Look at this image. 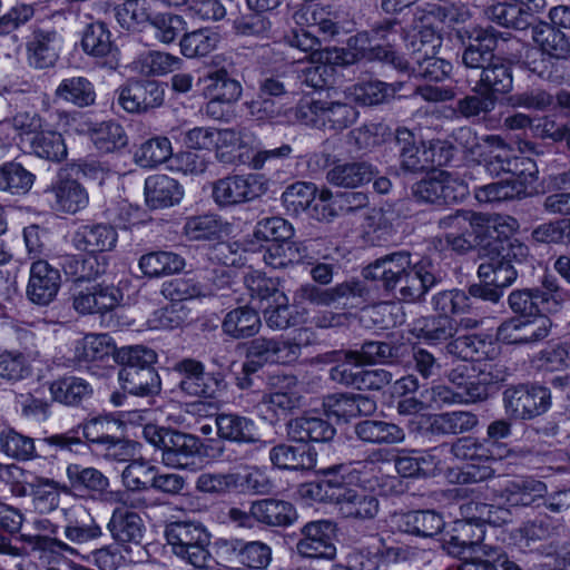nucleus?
Instances as JSON below:
<instances>
[{"instance_id":"8","label":"nucleus","mask_w":570,"mask_h":570,"mask_svg":"<svg viewBox=\"0 0 570 570\" xmlns=\"http://www.w3.org/2000/svg\"><path fill=\"white\" fill-rule=\"evenodd\" d=\"M174 371L180 376L179 390L189 396L214 399L226 389L222 373L205 372L204 364L194 358L176 363Z\"/></svg>"},{"instance_id":"36","label":"nucleus","mask_w":570,"mask_h":570,"mask_svg":"<svg viewBox=\"0 0 570 570\" xmlns=\"http://www.w3.org/2000/svg\"><path fill=\"white\" fill-rule=\"evenodd\" d=\"M263 258L266 265L275 269L287 268L299 263L312 264L307 244L291 242V239L269 245Z\"/></svg>"},{"instance_id":"44","label":"nucleus","mask_w":570,"mask_h":570,"mask_svg":"<svg viewBox=\"0 0 570 570\" xmlns=\"http://www.w3.org/2000/svg\"><path fill=\"white\" fill-rule=\"evenodd\" d=\"M55 97L78 107L95 102L96 92L91 81L82 76L65 78L55 90Z\"/></svg>"},{"instance_id":"62","label":"nucleus","mask_w":570,"mask_h":570,"mask_svg":"<svg viewBox=\"0 0 570 570\" xmlns=\"http://www.w3.org/2000/svg\"><path fill=\"white\" fill-rule=\"evenodd\" d=\"M207 80L209 81L207 90L220 101L234 104L242 96L243 89L239 81L232 78L225 68L209 72Z\"/></svg>"},{"instance_id":"15","label":"nucleus","mask_w":570,"mask_h":570,"mask_svg":"<svg viewBox=\"0 0 570 570\" xmlns=\"http://www.w3.org/2000/svg\"><path fill=\"white\" fill-rule=\"evenodd\" d=\"M62 39L59 32L49 26H36L27 42L29 65L36 69L53 67L59 58Z\"/></svg>"},{"instance_id":"59","label":"nucleus","mask_w":570,"mask_h":570,"mask_svg":"<svg viewBox=\"0 0 570 570\" xmlns=\"http://www.w3.org/2000/svg\"><path fill=\"white\" fill-rule=\"evenodd\" d=\"M30 494L37 508L41 511H51L59 504V492L69 493L67 484L48 478H36L33 482L29 483Z\"/></svg>"},{"instance_id":"20","label":"nucleus","mask_w":570,"mask_h":570,"mask_svg":"<svg viewBox=\"0 0 570 570\" xmlns=\"http://www.w3.org/2000/svg\"><path fill=\"white\" fill-rule=\"evenodd\" d=\"M406 346L404 344L367 341L361 345L357 351H347L344 353V360L355 365L365 364H396L405 355Z\"/></svg>"},{"instance_id":"54","label":"nucleus","mask_w":570,"mask_h":570,"mask_svg":"<svg viewBox=\"0 0 570 570\" xmlns=\"http://www.w3.org/2000/svg\"><path fill=\"white\" fill-rule=\"evenodd\" d=\"M173 156L170 140L167 137H154L144 141L135 151L134 159L141 168H154Z\"/></svg>"},{"instance_id":"29","label":"nucleus","mask_w":570,"mask_h":570,"mask_svg":"<svg viewBox=\"0 0 570 570\" xmlns=\"http://www.w3.org/2000/svg\"><path fill=\"white\" fill-rule=\"evenodd\" d=\"M374 175L373 166L366 161L343 163L337 160L326 173V179L337 187L357 188L370 183Z\"/></svg>"},{"instance_id":"10","label":"nucleus","mask_w":570,"mask_h":570,"mask_svg":"<svg viewBox=\"0 0 570 570\" xmlns=\"http://www.w3.org/2000/svg\"><path fill=\"white\" fill-rule=\"evenodd\" d=\"M451 453L460 461L471 462L470 466L458 475L459 482L479 483L493 476V469L481 465V463L493 459L487 441H480L472 436L460 438L452 443Z\"/></svg>"},{"instance_id":"49","label":"nucleus","mask_w":570,"mask_h":570,"mask_svg":"<svg viewBox=\"0 0 570 570\" xmlns=\"http://www.w3.org/2000/svg\"><path fill=\"white\" fill-rule=\"evenodd\" d=\"M219 40V35L208 28L186 32L179 41L180 52L189 59L203 58L217 48Z\"/></svg>"},{"instance_id":"1","label":"nucleus","mask_w":570,"mask_h":570,"mask_svg":"<svg viewBox=\"0 0 570 570\" xmlns=\"http://www.w3.org/2000/svg\"><path fill=\"white\" fill-rule=\"evenodd\" d=\"M502 33L495 28H474L461 52V65L466 77H478L471 94L455 102L453 111L462 118L475 119L491 114L500 96L513 89L511 63L497 56L495 50Z\"/></svg>"},{"instance_id":"3","label":"nucleus","mask_w":570,"mask_h":570,"mask_svg":"<svg viewBox=\"0 0 570 570\" xmlns=\"http://www.w3.org/2000/svg\"><path fill=\"white\" fill-rule=\"evenodd\" d=\"M173 553L198 570H207L213 557L208 550L210 535L199 521L178 520L165 528Z\"/></svg>"},{"instance_id":"50","label":"nucleus","mask_w":570,"mask_h":570,"mask_svg":"<svg viewBox=\"0 0 570 570\" xmlns=\"http://www.w3.org/2000/svg\"><path fill=\"white\" fill-rule=\"evenodd\" d=\"M36 175L20 163L8 161L0 166V190L10 195H26L32 187Z\"/></svg>"},{"instance_id":"46","label":"nucleus","mask_w":570,"mask_h":570,"mask_svg":"<svg viewBox=\"0 0 570 570\" xmlns=\"http://www.w3.org/2000/svg\"><path fill=\"white\" fill-rule=\"evenodd\" d=\"M441 33L431 24L422 26L417 31L409 36L406 39V51L409 60L413 62L431 55H438L442 46Z\"/></svg>"},{"instance_id":"24","label":"nucleus","mask_w":570,"mask_h":570,"mask_svg":"<svg viewBox=\"0 0 570 570\" xmlns=\"http://www.w3.org/2000/svg\"><path fill=\"white\" fill-rule=\"evenodd\" d=\"M530 27L531 38L543 56L556 60L570 58V37L563 30L542 21Z\"/></svg>"},{"instance_id":"18","label":"nucleus","mask_w":570,"mask_h":570,"mask_svg":"<svg viewBox=\"0 0 570 570\" xmlns=\"http://www.w3.org/2000/svg\"><path fill=\"white\" fill-rule=\"evenodd\" d=\"M81 47L92 57L102 59L101 65L115 70L120 63V51L111 42L110 32L101 22H92L86 27L82 33Z\"/></svg>"},{"instance_id":"57","label":"nucleus","mask_w":570,"mask_h":570,"mask_svg":"<svg viewBox=\"0 0 570 570\" xmlns=\"http://www.w3.org/2000/svg\"><path fill=\"white\" fill-rule=\"evenodd\" d=\"M50 391L55 401L66 405H78L92 394L87 381L73 376L53 382Z\"/></svg>"},{"instance_id":"28","label":"nucleus","mask_w":570,"mask_h":570,"mask_svg":"<svg viewBox=\"0 0 570 570\" xmlns=\"http://www.w3.org/2000/svg\"><path fill=\"white\" fill-rule=\"evenodd\" d=\"M272 464L281 470H312L316 465L317 453L308 445L279 443L269 451Z\"/></svg>"},{"instance_id":"22","label":"nucleus","mask_w":570,"mask_h":570,"mask_svg":"<svg viewBox=\"0 0 570 570\" xmlns=\"http://www.w3.org/2000/svg\"><path fill=\"white\" fill-rule=\"evenodd\" d=\"M60 287V273L46 261L31 265L27 294L36 304L48 305L56 297Z\"/></svg>"},{"instance_id":"2","label":"nucleus","mask_w":570,"mask_h":570,"mask_svg":"<svg viewBox=\"0 0 570 570\" xmlns=\"http://www.w3.org/2000/svg\"><path fill=\"white\" fill-rule=\"evenodd\" d=\"M366 279L379 282L384 292L400 302L415 303L441 282L438 268L430 259L412 263L407 250L386 254L363 269Z\"/></svg>"},{"instance_id":"12","label":"nucleus","mask_w":570,"mask_h":570,"mask_svg":"<svg viewBox=\"0 0 570 570\" xmlns=\"http://www.w3.org/2000/svg\"><path fill=\"white\" fill-rule=\"evenodd\" d=\"M552 322L546 314L511 317L497 330V337L505 344H531L549 336Z\"/></svg>"},{"instance_id":"5","label":"nucleus","mask_w":570,"mask_h":570,"mask_svg":"<svg viewBox=\"0 0 570 570\" xmlns=\"http://www.w3.org/2000/svg\"><path fill=\"white\" fill-rule=\"evenodd\" d=\"M142 436L161 451L164 464L171 468L188 466L202 448V441L196 435L155 424L145 425Z\"/></svg>"},{"instance_id":"45","label":"nucleus","mask_w":570,"mask_h":570,"mask_svg":"<svg viewBox=\"0 0 570 570\" xmlns=\"http://www.w3.org/2000/svg\"><path fill=\"white\" fill-rule=\"evenodd\" d=\"M508 303L510 308L521 316H534L548 313L547 304H551V294L542 293L540 288L513 291Z\"/></svg>"},{"instance_id":"17","label":"nucleus","mask_w":570,"mask_h":570,"mask_svg":"<svg viewBox=\"0 0 570 570\" xmlns=\"http://www.w3.org/2000/svg\"><path fill=\"white\" fill-rule=\"evenodd\" d=\"M330 500L340 505L341 512L347 518L372 519L379 511V501L375 497L341 482L331 492Z\"/></svg>"},{"instance_id":"47","label":"nucleus","mask_w":570,"mask_h":570,"mask_svg":"<svg viewBox=\"0 0 570 570\" xmlns=\"http://www.w3.org/2000/svg\"><path fill=\"white\" fill-rule=\"evenodd\" d=\"M116 345L107 334H88L75 346V360L78 363L104 361L115 355Z\"/></svg>"},{"instance_id":"31","label":"nucleus","mask_w":570,"mask_h":570,"mask_svg":"<svg viewBox=\"0 0 570 570\" xmlns=\"http://www.w3.org/2000/svg\"><path fill=\"white\" fill-rule=\"evenodd\" d=\"M108 530L117 542L140 544L145 525L138 513L116 508L108 522Z\"/></svg>"},{"instance_id":"19","label":"nucleus","mask_w":570,"mask_h":570,"mask_svg":"<svg viewBox=\"0 0 570 570\" xmlns=\"http://www.w3.org/2000/svg\"><path fill=\"white\" fill-rule=\"evenodd\" d=\"M393 527L405 534L433 538L444 528L443 517L434 510H416L392 515Z\"/></svg>"},{"instance_id":"32","label":"nucleus","mask_w":570,"mask_h":570,"mask_svg":"<svg viewBox=\"0 0 570 570\" xmlns=\"http://www.w3.org/2000/svg\"><path fill=\"white\" fill-rule=\"evenodd\" d=\"M262 326L261 317L255 308L239 306L229 311L223 322L222 331L233 340L255 336Z\"/></svg>"},{"instance_id":"7","label":"nucleus","mask_w":570,"mask_h":570,"mask_svg":"<svg viewBox=\"0 0 570 570\" xmlns=\"http://www.w3.org/2000/svg\"><path fill=\"white\" fill-rule=\"evenodd\" d=\"M505 413L513 420H532L551 406V392L541 385L518 384L502 394Z\"/></svg>"},{"instance_id":"52","label":"nucleus","mask_w":570,"mask_h":570,"mask_svg":"<svg viewBox=\"0 0 570 570\" xmlns=\"http://www.w3.org/2000/svg\"><path fill=\"white\" fill-rule=\"evenodd\" d=\"M452 63L436 55H431L413 62H405L404 70L416 79L440 82L446 79L452 71Z\"/></svg>"},{"instance_id":"38","label":"nucleus","mask_w":570,"mask_h":570,"mask_svg":"<svg viewBox=\"0 0 570 570\" xmlns=\"http://www.w3.org/2000/svg\"><path fill=\"white\" fill-rule=\"evenodd\" d=\"M219 438L237 443H255V423L252 419L234 413H220L216 416Z\"/></svg>"},{"instance_id":"53","label":"nucleus","mask_w":570,"mask_h":570,"mask_svg":"<svg viewBox=\"0 0 570 570\" xmlns=\"http://www.w3.org/2000/svg\"><path fill=\"white\" fill-rule=\"evenodd\" d=\"M136 66L139 72L145 76L159 77L179 70L183 60L168 52L150 50L139 56Z\"/></svg>"},{"instance_id":"27","label":"nucleus","mask_w":570,"mask_h":570,"mask_svg":"<svg viewBox=\"0 0 570 570\" xmlns=\"http://www.w3.org/2000/svg\"><path fill=\"white\" fill-rule=\"evenodd\" d=\"M184 196L181 185L167 175H154L145 181L146 204L151 209L177 205Z\"/></svg>"},{"instance_id":"39","label":"nucleus","mask_w":570,"mask_h":570,"mask_svg":"<svg viewBox=\"0 0 570 570\" xmlns=\"http://www.w3.org/2000/svg\"><path fill=\"white\" fill-rule=\"evenodd\" d=\"M484 14L492 22L515 30L530 28L533 19L530 8L519 3H494L484 9Z\"/></svg>"},{"instance_id":"25","label":"nucleus","mask_w":570,"mask_h":570,"mask_svg":"<svg viewBox=\"0 0 570 570\" xmlns=\"http://www.w3.org/2000/svg\"><path fill=\"white\" fill-rule=\"evenodd\" d=\"M289 440L307 445L308 442H328L335 436V428L318 416H298L286 423Z\"/></svg>"},{"instance_id":"30","label":"nucleus","mask_w":570,"mask_h":570,"mask_svg":"<svg viewBox=\"0 0 570 570\" xmlns=\"http://www.w3.org/2000/svg\"><path fill=\"white\" fill-rule=\"evenodd\" d=\"M254 520L267 527H287L296 519L292 503L278 499H262L252 503Z\"/></svg>"},{"instance_id":"13","label":"nucleus","mask_w":570,"mask_h":570,"mask_svg":"<svg viewBox=\"0 0 570 570\" xmlns=\"http://www.w3.org/2000/svg\"><path fill=\"white\" fill-rule=\"evenodd\" d=\"M165 91L157 81H129L117 90V102L126 111L142 114L163 105Z\"/></svg>"},{"instance_id":"48","label":"nucleus","mask_w":570,"mask_h":570,"mask_svg":"<svg viewBox=\"0 0 570 570\" xmlns=\"http://www.w3.org/2000/svg\"><path fill=\"white\" fill-rule=\"evenodd\" d=\"M479 423L478 416L468 411H453L432 417L430 430L433 434H461L473 430Z\"/></svg>"},{"instance_id":"33","label":"nucleus","mask_w":570,"mask_h":570,"mask_svg":"<svg viewBox=\"0 0 570 570\" xmlns=\"http://www.w3.org/2000/svg\"><path fill=\"white\" fill-rule=\"evenodd\" d=\"M232 230L230 223L214 214L189 217L184 225V234L190 240H219Z\"/></svg>"},{"instance_id":"58","label":"nucleus","mask_w":570,"mask_h":570,"mask_svg":"<svg viewBox=\"0 0 570 570\" xmlns=\"http://www.w3.org/2000/svg\"><path fill=\"white\" fill-rule=\"evenodd\" d=\"M0 452L18 461H28L36 456L35 441L11 428H6L0 432Z\"/></svg>"},{"instance_id":"9","label":"nucleus","mask_w":570,"mask_h":570,"mask_svg":"<svg viewBox=\"0 0 570 570\" xmlns=\"http://www.w3.org/2000/svg\"><path fill=\"white\" fill-rule=\"evenodd\" d=\"M259 175H232L212 185V197L218 207H230L254 200L266 191Z\"/></svg>"},{"instance_id":"40","label":"nucleus","mask_w":570,"mask_h":570,"mask_svg":"<svg viewBox=\"0 0 570 570\" xmlns=\"http://www.w3.org/2000/svg\"><path fill=\"white\" fill-rule=\"evenodd\" d=\"M56 198L55 209L66 214H76L87 207V190L75 179H63L52 187Z\"/></svg>"},{"instance_id":"42","label":"nucleus","mask_w":570,"mask_h":570,"mask_svg":"<svg viewBox=\"0 0 570 570\" xmlns=\"http://www.w3.org/2000/svg\"><path fill=\"white\" fill-rule=\"evenodd\" d=\"M489 259L481 263L478 267V276L487 284H493L503 292L505 287L511 286L517 277L518 271L511 262L504 261L495 254H489Z\"/></svg>"},{"instance_id":"4","label":"nucleus","mask_w":570,"mask_h":570,"mask_svg":"<svg viewBox=\"0 0 570 570\" xmlns=\"http://www.w3.org/2000/svg\"><path fill=\"white\" fill-rule=\"evenodd\" d=\"M399 154L400 167L404 171L420 173L445 165L450 159V150L444 142L423 141L406 129L399 128L394 137Z\"/></svg>"},{"instance_id":"61","label":"nucleus","mask_w":570,"mask_h":570,"mask_svg":"<svg viewBox=\"0 0 570 570\" xmlns=\"http://www.w3.org/2000/svg\"><path fill=\"white\" fill-rule=\"evenodd\" d=\"M240 473H200L195 483L197 491L206 494L224 495L239 488Z\"/></svg>"},{"instance_id":"55","label":"nucleus","mask_w":570,"mask_h":570,"mask_svg":"<svg viewBox=\"0 0 570 570\" xmlns=\"http://www.w3.org/2000/svg\"><path fill=\"white\" fill-rule=\"evenodd\" d=\"M65 273L77 281H90L106 272L107 264L96 255H66L61 263Z\"/></svg>"},{"instance_id":"64","label":"nucleus","mask_w":570,"mask_h":570,"mask_svg":"<svg viewBox=\"0 0 570 570\" xmlns=\"http://www.w3.org/2000/svg\"><path fill=\"white\" fill-rule=\"evenodd\" d=\"M507 499L514 505H530L547 492L543 482L534 479H521L509 482L505 488Z\"/></svg>"},{"instance_id":"35","label":"nucleus","mask_w":570,"mask_h":570,"mask_svg":"<svg viewBox=\"0 0 570 570\" xmlns=\"http://www.w3.org/2000/svg\"><path fill=\"white\" fill-rule=\"evenodd\" d=\"M446 352L463 361L480 362L492 357L494 346L487 335H459L446 343Z\"/></svg>"},{"instance_id":"34","label":"nucleus","mask_w":570,"mask_h":570,"mask_svg":"<svg viewBox=\"0 0 570 570\" xmlns=\"http://www.w3.org/2000/svg\"><path fill=\"white\" fill-rule=\"evenodd\" d=\"M66 474L69 481V493L73 490L96 498L97 493L109 488V479L94 466L71 463L67 466Z\"/></svg>"},{"instance_id":"23","label":"nucleus","mask_w":570,"mask_h":570,"mask_svg":"<svg viewBox=\"0 0 570 570\" xmlns=\"http://www.w3.org/2000/svg\"><path fill=\"white\" fill-rule=\"evenodd\" d=\"M117 238V230L111 225L92 224L79 227L73 233L71 243L76 249L94 255L111 250Z\"/></svg>"},{"instance_id":"41","label":"nucleus","mask_w":570,"mask_h":570,"mask_svg":"<svg viewBox=\"0 0 570 570\" xmlns=\"http://www.w3.org/2000/svg\"><path fill=\"white\" fill-rule=\"evenodd\" d=\"M525 180L527 178L522 179L521 175H519L512 179L479 186L474 188V196L480 203L522 198L528 195Z\"/></svg>"},{"instance_id":"26","label":"nucleus","mask_w":570,"mask_h":570,"mask_svg":"<svg viewBox=\"0 0 570 570\" xmlns=\"http://www.w3.org/2000/svg\"><path fill=\"white\" fill-rule=\"evenodd\" d=\"M118 380L125 392L136 396H155L161 391V380L154 365L121 367Z\"/></svg>"},{"instance_id":"6","label":"nucleus","mask_w":570,"mask_h":570,"mask_svg":"<svg viewBox=\"0 0 570 570\" xmlns=\"http://www.w3.org/2000/svg\"><path fill=\"white\" fill-rule=\"evenodd\" d=\"M296 117L304 125L337 132L353 125L358 117V111L347 102L316 99L301 102L296 110Z\"/></svg>"},{"instance_id":"60","label":"nucleus","mask_w":570,"mask_h":570,"mask_svg":"<svg viewBox=\"0 0 570 570\" xmlns=\"http://www.w3.org/2000/svg\"><path fill=\"white\" fill-rule=\"evenodd\" d=\"M454 533H456L461 542L470 546L472 554H483L485 557H498V550L491 546L484 544V529L483 525L476 522L461 519L454 523Z\"/></svg>"},{"instance_id":"51","label":"nucleus","mask_w":570,"mask_h":570,"mask_svg":"<svg viewBox=\"0 0 570 570\" xmlns=\"http://www.w3.org/2000/svg\"><path fill=\"white\" fill-rule=\"evenodd\" d=\"M139 267L145 275L159 277L183 271L185 259L171 252H153L140 257Z\"/></svg>"},{"instance_id":"43","label":"nucleus","mask_w":570,"mask_h":570,"mask_svg":"<svg viewBox=\"0 0 570 570\" xmlns=\"http://www.w3.org/2000/svg\"><path fill=\"white\" fill-rule=\"evenodd\" d=\"M419 337L431 345L450 342L458 332V324L450 315H429L417 321Z\"/></svg>"},{"instance_id":"11","label":"nucleus","mask_w":570,"mask_h":570,"mask_svg":"<svg viewBox=\"0 0 570 570\" xmlns=\"http://www.w3.org/2000/svg\"><path fill=\"white\" fill-rule=\"evenodd\" d=\"M367 289L363 282L350 279L333 287H321L306 283L294 293V302L297 304H312L315 306L346 305L351 298H363Z\"/></svg>"},{"instance_id":"16","label":"nucleus","mask_w":570,"mask_h":570,"mask_svg":"<svg viewBox=\"0 0 570 570\" xmlns=\"http://www.w3.org/2000/svg\"><path fill=\"white\" fill-rule=\"evenodd\" d=\"M302 352L299 343L293 340L256 337L248 342L246 356L258 358L266 364H292L298 360Z\"/></svg>"},{"instance_id":"63","label":"nucleus","mask_w":570,"mask_h":570,"mask_svg":"<svg viewBox=\"0 0 570 570\" xmlns=\"http://www.w3.org/2000/svg\"><path fill=\"white\" fill-rule=\"evenodd\" d=\"M402 83H387L380 80H372L358 83L354 87L355 99L367 106L379 105L393 98Z\"/></svg>"},{"instance_id":"37","label":"nucleus","mask_w":570,"mask_h":570,"mask_svg":"<svg viewBox=\"0 0 570 570\" xmlns=\"http://www.w3.org/2000/svg\"><path fill=\"white\" fill-rule=\"evenodd\" d=\"M354 433L358 440L370 444L401 443L404 431L396 424L379 420H363L354 425Z\"/></svg>"},{"instance_id":"21","label":"nucleus","mask_w":570,"mask_h":570,"mask_svg":"<svg viewBox=\"0 0 570 570\" xmlns=\"http://www.w3.org/2000/svg\"><path fill=\"white\" fill-rule=\"evenodd\" d=\"M271 385L287 390L263 395L259 406L272 412L271 421L287 415L301 405V395L292 391L297 385V379L294 375L273 376Z\"/></svg>"},{"instance_id":"56","label":"nucleus","mask_w":570,"mask_h":570,"mask_svg":"<svg viewBox=\"0 0 570 570\" xmlns=\"http://www.w3.org/2000/svg\"><path fill=\"white\" fill-rule=\"evenodd\" d=\"M499 382V376L491 371L479 366L470 380L461 387L459 399L463 403H476L488 399L489 386Z\"/></svg>"},{"instance_id":"14","label":"nucleus","mask_w":570,"mask_h":570,"mask_svg":"<svg viewBox=\"0 0 570 570\" xmlns=\"http://www.w3.org/2000/svg\"><path fill=\"white\" fill-rule=\"evenodd\" d=\"M334 533L335 527L330 521L308 522L302 528L303 538L296 543L298 554L305 558L333 560L336 556Z\"/></svg>"}]
</instances>
